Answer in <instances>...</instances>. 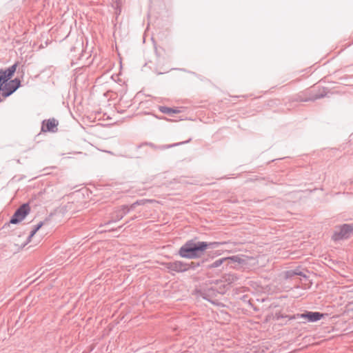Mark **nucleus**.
Here are the masks:
<instances>
[{"mask_svg":"<svg viewBox=\"0 0 353 353\" xmlns=\"http://www.w3.org/2000/svg\"><path fill=\"white\" fill-rule=\"evenodd\" d=\"M220 244H222V243H207L204 241H196L192 239L187 241L179 249V254L183 258L196 259L201 256L210 246L216 247Z\"/></svg>","mask_w":353,"mask_h":353,"instance_id":"nucleus-1","label":"nucleus"},{"mask_svg":"<svg viewBox=\"0 0 353 353\" xmlns=\"http://www.w3.org/2000/svg\"><path fill=\"white\" fill-rule=\"evenodd\" d=\"M15 63L6 70H0V90H2L4 97H8L13 93L20 85V81L17 79L8 81L11 79L17 70Z\"/></svg>","mask_w":353,"mask_h":353,"instance_id":"nucleus-2","label":"nucleus"},{"mask_svg":"<svg viewBox=\"0 0 353 353\" xmlns=\"http://www.w3.org/2000/svg\"><path fill=\"white\" fill-rule=\"evenodd\" d=\"M353 234V225L351 224H342L337 225L332 235V240L340 241L349 239Z\"/></svg>","mask_w":353,"mask_h":353,"instance_id":"nucleus-3","label":"nucleus"},{"mask_svg":"<svg viewBox=\"0 0 353 353\" xmlns=\"http://www.w3.org/2000/svg\"><path fill=\"white\" fill-rule=\"evenodd\" d=\"M30 212V208L28 205L24 204L21 205L14 213V216L10 220L11 223H17L22 220L24 219V218L26 216V215Z\"/></svg>","mask_w":353,"mask_h":353,"instance_id":"nucleus-4","label":"nucleus"},{"mask_svg":"<svg viewBox=\"0 0 353 353\" xmlns=\"http://www.w3.org/2000/svg\"><path fill=\"white\" fill-rule=\"evenodd\" d=\"M165 265V268L170 271L177 272H185L190 268V265L183 263L181 261L168 263Z\"/></svg>","mask_w":353,"mask_h":353,"instance_id":"nucleus-5","label":"nucleus"},{"mask_svg":"<svg viewBox=\"0 0 353 353\" xmlns=\"http://www.w3.org/2000/svg\"><path fill=\"white\" fill-rule=\"evenodd\" d=\"M299 316L301 318L306 319L308 321L314 322L320 320L323 316V314L317 312H308L307 313L300 314Z\"/></svg>","mask_w":353,"mask_h":353,"instance_id":"nucleus-6","label":"nucleus"},{"mask_svg":"<svg viewBox=\"0 0 353 353\" xmlns=\"http://www.w3.org/2000/svg\"><path fill=\"white\" fill-rule=\"evenodd\" d=\"M58 125V122L54 119H48V121L43 122V126H42V131L43 132H48V131H52L54 132Z\"/></svg>","mask_w":353,"mask_h":353,"instance_id":"nucleus-7","label":"nucleus"},{"mask_svg":"<svg viewBox=\"0 0 353 353\" xmlns=\"http://www.w3.org/2000/svg\"><path fill=\"white\" fill-rule=\"evenodd\" d=\"M159 110L161 112L168 114H178L180 112V110L177 108L173 109L165 106H159Z\"/></svg>","mask_w":353,"mask_h":353,"instance_id":"nucleus-8","label":"nucleus"},{"mask_svg":"<svg viewBox=\"0 0 353 353\" xmlns=\"http://www.w3.org/2000/svg\"><path fill=\"white\" fill-rule=\"evenodd\" d=\"M225 261L228 262V264H232V263H242L243 260L239 257L238 256H233L230 257H225Z\"/></svg>","mask_w":353,"mask_h":353,"instance_id":"nucleus-9","label":"nucleus"},{"mask_svg":"<svg viewBox=\"0 0 353 353\" xmlns=\"http://www.w3.org/2000/svg\"><path fill=\"white\" fill-rule=\"evenodd\" d=\"M224 262H226L225 261V258H222V259H218L216 261H215L212 264L210 265V268H217L220 265H221Z\"/></svg>","mask_w":353,"mask_h":353,"instance_id":"nucleus-10","label":"nucleus"},{"mask_svg":"<svg viewBox=\"0 0 353 353\" xmlns=\"http://www.w3.org/2000/svg\"><path fill=\"white\" fill-rule=\"evenodd\" d=\"M300 274V273L295 272V271H287L285 272V276L286 278L292 276L294 275Z\"/></svg>","mask_w":353,"mask_h":353,"instance_id":"nucleus-11","label":"nucleus"},{"mask_svg":"<svg viewBox=\"0 0 353 353\" xmlns=\"http://www.w3.org/2000/svg\"><path fill=\"white\" fill-rule=\"evenodd\" d=\"M42 226V223H39L30 233L29 239H31L37 232V230Z\"/></svg>","mask_w":353,"mask_h":353,"instance_id":"nucleus-12","label":"nucleus"}]
</instances>
